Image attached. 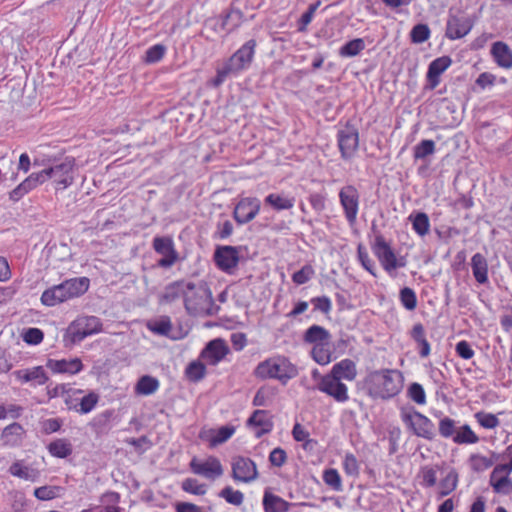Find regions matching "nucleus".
Returning <instances> with one entry per match:
<instances>
[{"instance_id": "obj_18", "label": "nucleus", "mask_w": 512, "mask_h": 512, "mask_svg": "<svg viewBox=\"0 0 512 512\" xmlns=\"http://www.w3.org/2000/svg\"><path fill=\"white\" fill-rule=\"evenodd\" d=\"M87 277L71 278L58 284L63 302L83 295L89 288Z\"/></svg>"}, {"instance_id": "obj_3", "label": "nucleus", "mask_w": 512, "mask_h": 512, "mask_svg": "<svg viewBox=\"0 0 512 512\" xmlns=\"http://www.w3.org/2000/svg\"><path fill=\"white\" fill-rule=\"evenodd\" d=\"M297 373L296 366L285 357L269 358L260 362L254 370V375L257 378L277 379L283 384L294 378Z\"/></svg>"}, {"instance_id": "obj_54", "label": "nucleus", "mask_w": 512, "mask_h": 512, "mask_svg": "<svg viewBox=\"0 0 512 512\" xmlns=\"http://www.w3.org/2000/svg\"><path fill=\"white\" fill-rule=\"evenodd\" d=\"M408 397L415 403L423 405L426 403V394L424 388L419 383H412L408 388Z\"/></svg>"}, {"instance_id": "obj_21", "label": "nucleus", "mask_w": 512, "mask_h": 512, "mask_svg": "<svg viewBox=\"0 0 512 512\" xmlns=\"http://www.w3.org/2000/svg\"><path fill=\"white\" fill-rule=\"evenodd\" d=\"M452 59L449 56H442L434 59L428 66L426 74L428 86L435 89L440 83V75L449 68Z\"/></svg>"}, {"instance_id": "obj_22", "label": "nucleus", "mask_w": 512, "mask_h": 512, "mask_svg": "<svg viewBox=\"0 0 512 512\" xmlns=\"http://www.w3.org/2000/svg\"><path fill=\"white\" fill-rule=\"evenodd\" d=\"M26 431L23 426L14 422L6 426L0 435V440L4 446L18 447L22 444Z\"/></svg>"}, {"instance_id": "obj_32", "label": "nucleus", "mask_w": 512, "mask_h": 512, "mask_svg": "<svg viewBox=\"0 0 512 512\" xmlns=\"http://www.w3.org/2000/svg\"><path fill=\"white\" fill-rule=\"evenodd\" d=\"M290 504L281 497L265 491L263 508L265 512H287Z\"/></svg>"}, {"instance_id": "obj_4", "label": "nucleus", "mask_w": 512, "mask_h": 512, "mask_svg": "<svg viewBox=\"0 0 512 512\" xmlns=\"http://www.w3.org/2000/svg\"><path fill=\"white\" fill-rule=\"evenodd\" d=\"M401 419L417 437L428 441H433L436 438L434 423L414 408L410 410L402 409Z\"/></svg>"}, {"instance_id": "obj_2", "label": "nucleus", "mask_w": 512, "mask_h": 512, "mask_svg": "<svg viewBox=\"0 0 512 512\" xmlns=\"http://www.w3.org/2000/svg\"><path fill=\"white\" fill-rule=\"evenodd\" d=\"M193 288L186 289L184 307L189 315H214L220 307L215 305L211 289L204 281L192 282Z\"/></svg>"}, {"instance_id": "obj_38", "label": "nucleus", "mask_w": 512, "mask_h": 512, "mask_svg": "<svg viewBox=\"0 0 512 512\" xmlns=\"http://www.w3.org/2000/svg\"><path fill=\"white\" fill-rule=\"evenodd\" d=\"M64 492V488L61 486H41L34 490V496L41 501H49L60 497Z\"/></svg>"}, {"instance_id": "obj_29", "label": "nucleus", "mask_w": 512, "mask_h": 512, "mask_svg": "<svg viewBox=\"0 0 512 512\" xmlns=\"http://www.w3.org/2000/svg\"><path fill=\"white\" fill-rule=\"evenodd\" d=\"M14 375L22 382L35 381L38 385H43L48 380L42 366H37L33 369L17 370L14 372Z\"/></svg>"}, {"instance_id": "obj_35", "label": "nucleus", "mask_w": 512, "mask_h": 512, "mask_svg": "<svg viewBox=\"0 0 512 512\" xmlns=\"http://www.w3.org/2000/svg\"><path fill=\"white\" fill-rule=\"evenodd\" d=\"M9 473L20 479L29 480L32 482H35L39 477V471L37 469L24 466L21 461L14 462L9 467Z\"/></svg>"}, {"instance_id": "obj_11", "label": "nucleus", "mask_w": 512, "mask_h": 512, "mask_svg": "<svg viewBox=\"0 0 512 512\" xmlns=\"http://www.w3.org/2000/svg\"><path fill=\"white\" fill-rule=\"evenodd\" d=\"M261 202L257 197L241 198L233 211V218L239 225L252 221L259 213Z\"/></svg>"}, {"instance_id": "obj_39", "label": "nucleus", "mask_w": 512, "mask_h": 512, "mask_svg": "<svg viewBox=\"0 0 512 512\" xmlns=\"http://www.w3.org/2000/svg\"><path fill=\"white\" fill-rule=\"evenodd\" d=\"M365 49V42L361 38H356L345 43L339 50L341 57H354Z\"/></svg>"}, {"instance_id": "obj_12", "label": "nucleus", "mask_w": 512, "mask_h": 512, "mask_svg": "<svg viewBox=\"0 0 512 512\" xmlns=\"http://www.w3.org/2000/svg\"><path fill=\"white\" fill-rule=\"evenodd\" d=\"M317 389L331 396L339 403L346 402L349 399L347 386L331 374L321 377Z\"/></svg>"}, {"instance_id": "obj_6", "label": "nucleus", "mask_w": 512, "mask_h": 512, "mask_svg": "<svg viewBox=\"0 0 512 512\" xmlns=\"http://www.w3.org/2000/svg\"><path fill=\"white\" fill-rule=\"evenodd\" d=\"M339 202L348 224L354 226L360 205V193L357 188L353 185L343 186L339 191Z\"/></svg>"}, {"instance_id": "obj_25", "label": "nucleus", "mask_w": 512, "mask_h": 512, "mask_svg": "<svg viewBox=\"0 0 512 512\" xmlns=\"http://www.w3.org/2000/svg\"><path fill=\"white\" fill-rule=\"evenodd\" d=\"M472 274L479 284L488 282V262L484 255L476 253L471 258Z\"/></svg>"}, {"instance_id": "obj_30", "label": "nucleus", "mask_w": 512, "mask_h": 512, "mask_svg": "<svg viewBox=\"0 0 512 512\" xmlns=\"http://www.w3.org/2000/svg\"><path fill=\"white\" fill-rule=\"evenodd\" d=\"M331 335L327 329L319 325L310 326L303 335V341L308 344L328 343Z\"/></svg>"}, {"instance_id": "obj_5", "label": "nucleus", "mask_w": 512, "mask_h": 512, "mask_svg": "<svg viewBox=\"0 0 512 512\" xmlns=\"http://www.w3.org/2000/svg\"><path fill=\"white\" fill-rule=\"evenodd\" d=\"M102 330L101 320L96 316L78 318L68 328L71 343H79L86 337L99 333Z\"/></svg>"}, {"instance_id": "obj_33", "label": "nucleus", "mask_w": 512, "mask_h": 512, "mask_svg": "<svg viewBox=\"0 0 512 512\" xmlns=\"http://www.w3.org/2000/svg\"><path fill=\"white\" fill-rule=\"evenodd\" d=\"M47 449L48 452L56 458H67L73 452V446L66 438H60L50 442Z\"/></svg>"}, {"instance_id": "obj_13", "label": "nucleus", "mask_w": 512, "mask_h": 512, "mask_svg": "<svg viewBox=\"0 0 512 512\" xmlns=\"http://www.w3.org/2000/svg\"><path fill=\"white\" fill-rule=\"evenodd\" d=\"M473 21L470 17L455 14H449L445 36L450 40H456L466 36L473 28Z\"/></svg>"}, {"instance_id": "obj_26", "label": "nucleus", "mask_w": 512, "mask_h": 512, "mask_svg": "<svg viewBox=\"0 0 512 512\" xmlns=\"http://www.w3.org/2000/svg\"><path fill=\"white\" fill-rule=\"evenodd\" d=\"M329 374L339 380L345 379L352 381L357 375L356 365L352 360L344 359L336 363Z\"/></svg>"}, {"instance_id": "obj_42", "label": "nucleus", "mask_w": 512, "mask_h": 512, "mask_svg": "<svg viewBox=\"0 0 512 512\" xmlns=\"http://www.w3.org/2000/svg\"><path fill=\"white\" fill-rule=\"evenodd\" d=\"M457 444H474L479 441L478 436L472 431L469 425H463L453 437Z\"/></svg>"}, {"instance_id": "obj_15", "label": "nucleus", "mask_w": 512, "mask_h": 512, "mask_svg": "<svg viewBox=\"0 0 512 512\" xmlns=\"http://www.w3.org/2000/svg\"><path fill=\"white\" fill-rule=\"evenodd\" d=\"M372 250L385 271L390 273L391 271L395 270L396 255L389 243L386 242L383 235L378 234L375 236Z\"/></svg>"}, {"instance_id": "obj_7", "label": "nucleus", "mask_w": 512, "mask_h": 512, "mask_svg": "<svg viewBox=\"0 0 512 512\" xmlns=\"http://www.w3.org/2000/svg\"><path fill=\"white\" fill-rule=\"evenodd\" d=\"M337 141L341 158L344 160L352 159L359 147L358 129L347 122L346 125L338 131Z\"/></svg>"}, {"instance_id": "obj_58", "label": "nucleus", "mask_w": 512, "mask_h": 512, "mask_svg": "<svg viewBox=\"0 0 512 512\" xmlns=\"http://www.w3.org/2000/svg\"><path fill=\"white\" fill-rule=\"evenodd\" d=\"M149 329L158 335L168 336L172 329V324L169 317H164L149 325Z\"/></svg>"}, {"instance_id": "obj_10", "label": "nucleus", "mask_w": 512, "mask_h": 512, "mask_svg": "<svg viewBox=\"0 0 512 512\" xmlns=\"http://www.w3.org/2000/svg\"><path fill=\"white\" fill-rule=\"evenodd\" d=\"M232 477L236 481L250 483L258 478L257 466L248 457L236 456L232 459Z\"/></svg>"}, {"instance_id": "obj_40", "label": "nucleus", "mask_w": 512, "mask_h": 512, "mask_svg": "<svg viewBox=\"0 0 512 512\" xmlns=\"http://www.w3.org/2000/svg\"><path fill=\"white\" fill-rule=\"evenodd\" d=\"M435 150V142L433 140L425 139L414 146L413 157L415 160H424L427 156L434 154Z\"/></svg>"}, {"instance_id": "obj_34", "label": "nucleus", "mask_w": 512, "mask_h": 512, "mask_svg": "<svg viewBox=\"0 0 512 512\" xmlns=\"http://www.w3.org/2000/svg\"><path fill=\"white\" fill-rule=\"evenodd\" d=\"M490 485L493 487L494 492L499 494L508 495L512 492V480L506 474L491 472Z\"/></svg>"}, {"instance_id": "obj_47", "label": "nucleus", "mask_w": 512, "mask_h": 512, "mask_svg": "<svg viewBox=\"0 0 512 512\" xmlns=\"http://www.w3.org/2000/svg\"><path fill=\"white\" fill-rule=\"evenodd\" d=\"M456 421L448 416L440 418L438 424L439 435L443 438H453L456 434Z\"/></svg>"}, {"instance_id": "obj_8", "label": "nucleus", "mask_w": 512, "mask_h": 512, "mask_svg": "<svg viewBox=\"0 0 512 512\" xmlns=\"http://www.w3.org/2000/svg\"><path fill=\"white\" fill-rule=\"evenodd\" d=\"M257 42L254 39L246 41L231 57L225 62L230 70L237 74L246 70L254 59Z\"/></svg>"}, {"instance_id": "obj_36", "label": "nucleus", "mask_w": 512, "mask_h": 512, "mask_svg": "<svg viewBox=\"0 0 512 512\" xmlns=\"http://www.w3.org/2000/svg\"><path fill=\"white\" fill-rule=\"evenodd\" d=\"M408 220L412 223L413 230L421 237L427 235L430 230L429 217L425 212L412 213Z\"/></svg>"}, {"instance_id": "obj_57", "label": "nucleus", "mask_w": 512, "mask_h": 512, "mask_svg": "<svg viewBox=\"0 0 512 512\" xmlns=\"http://www.w3.org/2000/svg\"><path fill=\"white\" fill-rule=\"evenodd\" d=\"M320 4H321L320 0L312 3L311 5H309L307 11L302 14V16L299 20V26H298V30L300 32H303L306 30L307 25L311 23L313 16H314L316 10L318 9V7L320 6Z\"/></svg>"}, {"instance_id": "obj_49", "label": "nucleus", "mask_w": 512, "mask_h": 512, "mask_svg": "<svg viewBox=\"0 0 512 512\" xmlns=\"http://www.w3.org/2000/svg\"><path fill=\"white\" fill-rule=\"evenodd\" d=\"M400 302L403 307L409 311H412L417 306V296L413 289L409 287H404L400 290L399 293Z\"/></svg>"}, {"instance_id": "obj_51", "label": "nucleus", "mask_w": 512, "mask_h": 512, "mask_svg": "<svg viewBox=\"0 0 512 512\" xmlns=\"http://www.w3.org/2000/svg\"><path fill=\"white\" fill-rule=\"evenodd\" d=\"M411 41L416 44L425 42L430 37V29L427 24H417L410 32Z\"/></svg>"}, {"instance_id": "obj_62", "label": "nucleus", "mask_w": 512, "mask_h": 512, "mask_svg": "<svg viewBox=\"0 0 512 512\" xmlns=\"http://www.w3.org/2000/svg\"><path fill=\"white\" fill-rule=\"evenodd\" d=\"M344 470L348 475L355 476L359 473V465L353 454H346L344 458Z\"/></svg>"}, {"instance_id": "obj_46", "label": "nucleus", "mask_w": 512, "mask_h": 512, "mask_svg": "<svg viewBox=\"0 0 512 512\" xmlns=\"http://www.w3.org/2000/svg\"><path fill=\"white\" fill-rule=\"evenodd\" d=\"M220 498L225 499L229 504L239 506L243 503L244 495L239 490H234L231 486L224 487L218 494Z\"/></svg>"}, {"instance_id": "obj_64", "label": "nucleus", "mask_w": 512, "mask_h": 512, "mask_svg": "<svg viewBox=\"0 0 512 512\" xmlns=\"http://www.w3.org/2000/svg\"><path fill=\"white\" fill-rule=\"evenodd\" d=\"M62 420L59 418H49L42 422V432L44 434H52L60 430L62 426Z\"/></svg>"}, {"instance_id": "obj_37", "label": "nucleus", "mask_w": 512, "mask_h": 512, "mask_svg": "<svg viewBox=\"0 0 512 512\" xmlns=\"http://www.w3.org/2000/svg\"><path fill=\"white\" fill-rule=\"evenodd\" d=\"M159 385L157 378L150 375H144L137 381L135 392L139 395H151L158 390Z\"/></svg>"}, {"instance_id": "obj_23", "label": "nucleus", "mask_w": 512, "mask_h": 512, "mask_svg": "<svg viewBox=\"0 0 512 512\" xmlns=\"http://www.w3.org/2000/svg\"><path fill=\"white\" fill-rule=\"evenodd\" d=\"M46 367L49 368L53 373L74 375L83 369V364L79 358H73L70 360L49 359L46 363Z\"/></svg>"}, {"instance_id": "obj_50", "label": "nucleus", "mask_w": 512, "mask_h": 512, "mask_svg": "<svg viewBox=\"0 0 512 512\" xmlns=\"http://www.w3.org/2000/svg\"><path fill=\"white\" fill-rule=\"evenodd\" d=\"M215 435L210 439V445L215 447L219 444L226 442L235 432L233 426H222L218 430L214 431Z\"/></svg>"}, {"instance_id": "obj_16", "label": "nucleus", "mask_w": 512, "mask_h": 512, "mask_svg": "<svg viewBox=\"0 0 512 512\" xmlns=\"http://www.w3.org/2000/svg\"><path fill=\"white\" fill-rule=\"evenodd\" d=\"M153 248L156 253L163 257L158 261V265L163 268L171 267L178 258L174 248V243L170 237H155L153 239Z\"/></svg>"}, {"instance_id": "obj_52", "label": "nucleus", "mask_w": 512, "mask_h": 512, "mask_svg": "<svg viewBox=\"0 0 512 512\" xmlns=\"http://www.w3.org/2000/svg\"><path fill=\"white\" fill-rule=\"evenodd\" d=\"M323 481L335 491L342 490L341 477L336 469L330 468L324 471Z\"/></svg>"}, {"instance_id": "obj_41", "label": "nucleus", "mask_w": 512, "mask_h": 512, "mask_svg": "<svg viewBox=\"0 0 512 512\" xmlns=\"http://www.w3.org/2000/svg\"><path fill=\"white\" fill-rule=\"evenodd\" d=\"M186 377L192 382H198L205 377L206 366L203 362L192 361L185 370Z\"/></svg>"}, {"instance_id": "obj_19", "label": "nucleus", "mask_w": 512, "mask_h": 512, "mask_svg": "<svg viewBox=\"0 0 512 512\" xmlns=\"http://www.w3.org/2000/svg\"><path fill=\"white\" fill-rule=\"evenodd\" d=\"M190 468L193 473L210 479H215L223 474L220 461L213 456H210L205 462H199L196 458H193L190 462Z\"/></svg>"}, {"instance_id": "obj_63", "label": "nucleus", "mask_w": 512, "mask_h": 512, "mask_svg": "<svg viewBox=\"0 0 512 512\" xmlns=\"http://www.w3.org/2000/svg\"><path fill=\"white\" fill-rule=\"evenodd\" d=\"M315 310H319L324 314H328L331 310L332 304L327 296L314 297L311 299Z\"/></svg>"}, {"instance_id": "obj_59", "label": "nucleus", "mask_w": 512, "mask_h": 512, "mask_svg": "<svg viewBox=\"0 0 512 512\" xmlns=\"http://www.w3.org/2000/svg\"><path fill=\"white\" fill-rule=\"evenodd\" d=\"M357 255L363 268L373 276H376L375 263L370 259L366 249L361 244L357 248Z\"/></svg>"}, {"instance_id": "obj_1", "label": "nucleus", "mask_w": 512, "mask_h": 512, "mask_svg": "<svg viewBox=\"0 0 512 512\" xmlns=\"http://www.w3.org/2000/svg\"><path fill=\"white\" fill-rule=\"evenodd\" d=\"M369 395L383 400L396 396L402 389V374L394 369H381L370 372L365 378Z\"/></svg>"}, {"instance_id": "obj_27", "label": "nucleus", "mask_w": 512, "mask_h": 512, "mask_svg": "<svg viewBox=\"0 0 512 512\" xmlns=\"http://www.w3.org/2000/svg\"><path fill=\"white\" fill-rule=\"evenodd\" d=\"M264 203L276 211L289 210L295 205V197L284 193H270L265 197Z\"/></svg>"}, {"instance_id": "obj_61", "label": "nucleus", "mask_w": 512, "mask_h": 512, "mask_svg": "<svg viewBox=\"0 0 512 512\" xmlns=\"http://www.w3.org/2000/svg\"><path fill=\"white\" fill-rule=\"evenodd\" d=\"M287 461V453L284 449L274 448L269 454V462L272 466L282 467Z\"/></svg>"}, {"instance_id": "obj_60", "label": "nucleus", "mask_w": 512, "mask_h": 512, "mask_svg": "<svg viewBox=\"0 0 512 512\" xmlns=\"http://www.w3.org/2000/svg\"><path fill=\"white\" fill-rule=\"evenodd\" d=\"M43 338H44V333L39 328H34V327L28 328L25 330V332L23 334L24 342H26L27 344H30V345L40 344L43 341Z\"/></svg>"}, {"instance_id": "obj_20", "label": "nucleus", "mask_w": 512, "mask_h": 512, "mask_svg": "<svg viewBox=\"0 0 512 512\" xmlns=\"http://www.w3.org/2000/svg\"><path fill=\"white\" fill-rule=\"evenodd\" d=\"M193 288L191 281L177 280L165 286L159 295V302L171 304L181 297L185 298L186 289Z\"/></svg>"}, {"instance_id": "obj_9", "label": "nucleus", "mask_w": 512, "mask_h": 512, "mask_svg": "<svg viewBox=\"0 0 512 512\" xmlns=\"http://www.w3.org/2000/svg\"><path fill=\"white\" fill-rule=\"evenodd\" d=\"M74 167L75 159L73 157H65L62 162L49 167L50 179L56 183L57 189L63 190L73 184Z\"/></svg>"}, {"instance_id": "obj_56", "label": "nucleus", "mask_w": 512, "mask_h": 512, "mask_svg": "<svg viewBox=\"0 0 512 512\" xmlns=\"http://www.w3.org/2000/svg\"><path fill=\"white\" fill-rule=\"evenodd\" d=\"M182 489L194 495H204L206 493V485L200 484L194 478L185 479L182 483Z\"/></svg>"}, {"instance_id": "obj_45", "label": "nucleus", "mask_w": 512, "mask_h": 512, "mask_svg": "<svg viewBox=\"0 0 512 512\" xmlns=\"http://www.w3.org/2000/svg\"><path fill=\"white\" fill-rule=\"evenodd\" d=\"M98 401L99 396L94 392H90L89 394L82 397L79 404L75 405L74 408L81 414H87L94 409Z\"/></svg>"}, {"instance_id": "obj_31", "label": "nucleus", "mask_w": 512, "mask_h": 512, "mask_svg": "<svg viewBox=\"0 0 512 512\" xmlns=\"http://www.w3.org/2000/svg\"><path fill=\"white\" fill-rule=\"evenodd\" d=\"M267 415L266 410H255L247 420L248 425L261 427V431L257 432L258 437L272 430L273 424Z\"/></svg>"}, {"instance_id": "obj_14", "label": "nucleus", "mask_w": 512, "mask_h": 512, "mask_svg": "<svg viewBox=\"0 0 512 512\" xmlns=\"http://www.w3.org/2000/svg\"><path fill=\"white\" fill-rule=\"evenodd\" d=\"M217 267L226 273H231L239 263V247L219 246L214 252Z\"/></svg>"}, {"instance_id": "obj_28", "label": "nucleus", "mask_w": 512, "mask_h": 512, "mask_svg": "<svg viewBox=\"0 0 512 512\" xmlns=\"http://www.w3.org/2000/svg\"><path fill=\"white\" fill-rule=\"evenodd\" d=\"M244 14L240 9L230 8L222 15L221 28L227 34L235 31L243 22Z\"/></svg>"}, {"instance_id": "obj_48", "label": "nucleus", "mask_w": 512, "mask_h": 512, "mask_svg": "<svg viewBox=\"0 0 512 512\" xmlns=\"http://www.w3.org/2000/svg\"><path fill=\"white\" fill-rule=\"evenodd\" d=\"M167 48L163 44H155L147 49L144 56V61L147 64H154L159 62L165 55Z\"/></svg>"}, {"instance_id": "obj_53", "label": "nucleus", "mask_w": 512, "mask_h": 512, "mask_svg": "<svg viewBox=\"0 0 512 512\" xmlns=\"http://www.w3.org/2000/svg\"><path fill=\"white\" fill-rule=\"evenodd\" d=\"M475 418L477 422L486 429H493L499 425V419L496 415L492 413H486L483 411L477 412L475 414Z\"/></svg>"}, {"instance_id": "obj_55", "label": "nucleus", "mask_w": 512, "mask_h": 512, "mask_svg": "<svg viewBox=\"0 0 512 512\" xmlns=\"http://www.w3.org/2000/svg\"><path fill=\"white\" fill-rule=\"evenodd\" d=\"M313 275V267L307 264L292 275V281L297 285H302L307 283L313 277Z\"/></svg>"}, {"instance_id": "obj_17", "label": "nucleus", "mask_w": 512, "mask_h": 512, "mask_svg": "<svg viewBox=\"0 0 512 512\" xmlns=\"http://www.w3.org/2000/svg\"><path fill=\"white\" fill-rule=\"evenodd\" d=\"M229 353V347L221 338L209 341L200 353V358L210 365H216Z\"/></svg>"}, {"instance_id": "obj_43", "label": "nucleus", "mask_w": 512, "mask_h": 512, "mask_svg": "<svg viewBox=\"0 0 512 512\" xmlns=\"http://www.w3.org/2000/svg\"><path fill=\"white\" fill-rule=\"evenodd\" d=\"M61 296L58 286L54 285L42 293L40 300L43 305L53 307L63 303V298Z\"/></svg>"}, {"instance_id": "obj_44", "label": "nucleus", "mask_w": 512, "mask_h": 512, "mask_svg": "<svg viewBox=\"0 0 512 512\" xmlns=\"http://www.w3.org/2000/svg\"><path fill=\"white\" fill-rule=\"evenodd\" d=\"M458 484V474L455 470H451L445 478L440 481V496L444 497L453 492Z\"/></svg>"}, {"instance_id": "obj_24", "label": "nucleus", "mask_w": 512, "mask_h": 512, "mask_svg": "<svg viewBox=\"0 0 512 512\" xmlns=\"http://www.w3.org/2000/svg\"><path fill=\"white\" fill-rule=\"evenodd\" d=\"M491 54L498 66L505 69L512 68V50L506 43L502 41L493 43Z\"/></svg>"}]
</instances>
